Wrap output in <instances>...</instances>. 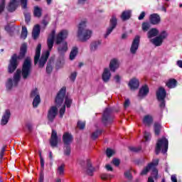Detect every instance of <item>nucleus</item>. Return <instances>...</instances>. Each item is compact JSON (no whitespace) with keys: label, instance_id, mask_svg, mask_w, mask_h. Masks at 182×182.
<instances>
[{"label":"nucleus","instance_id":"nucleus-5","mask_svg":"<svg viewBox=\"0 0 182 182\" xmlns=\"http://www.w3.org/2000/svg\"><path fill=\"white\" fill-rule=\"evenodd\" d=\"M18 59H23V45H21L20 48V55L18 56L16 54H14L10 60L9 65V73H14L18 68Z\"/></svg>","mask_w":182,"mask_h":182},{"label":"nucleus","instance_id":"nucleus-41","mask_svg":"<svg viewBox=\"0 0 182 182\" xmlns=\"http://www.w3.org/2000/svg\"><path fill=\"white\" fill-rule=\"evenodd\" d=\"M100 134H102V131L97 130L95 132L92 133L91 137L93 139V140H95V139H97L99 137Z\"/></svg>","mask_w":182,"mask_h":182},{"label":"nucleus","instance_id":"nucleus-1","mask_svg":"<svg viewBox=\"0 0 182 182\" xmlns=\"http://www.w3.org/2000/svg\"><path fill=\"white\" fill-rule=\"evenodd\" d=\"M55 31L53 30L49 35L47 40L48 50L43 52L41 57V49H42V45L38 44L36 48V55L34 57V65L38 63L39 68H43L48 61V58L50 55V50L53 48V43L55 42L57 45L60 46L58 47V50L60 55L63 53H66L68 52V43L64 41L65 39L68 38L69 36V31L68 30H61L55 36ZM64 41V42H63ZM39 58L40 60H39Z\"/></svg>","mask_w":182,"mask_h":182},{"label":"nucleus","instance_id":"nucleus-13","mask_svg":"<svg viewBox=\"0 0 182 182\" xmlns=\"http://www.w3.org/2000/svg\"><path fill=\"white\" fill-rule=\"evenodd\" d=\"M102 122L105 124H109L113 122V117L110 115V109L107 108L104 111Z\"/></svg>","mask_w":182,"mask_h":182},{"label":"nucleus","instance_id":"nucleus-39","mask_svg":"<svg viewBox=\"0 0 182 182\" xmlns=\"http://www.w3.org/2000/svg\"><path fill=\"white\" fill-rule=\"evenodd\" d=\"M15 28L14 26H11L9 24L5 26V31L8 32V33H10V35H12V33L14 32Z\"/></svg>","mask_w":182,"mask_h":182},{"label":"nucleus","instance_id":"nucleus-45","mask_svg":"<svg viewBox=\"0 0 182 182\" xmlns=\"http://www.w3.org/2000/svg\"><path fill=\"white\" fill-rule=\"evenodd\" d=\"M4 9H5V0H0V14H2Z\"/></svg>","mask_w":182,"mask_h":182},{"label":"nucleus","instance_id":"nucleus-17","mask_svg":"<svg viewBox=\"0 0 182 182\" xmlns=\"http://www.w3.org/2000/svg\"><path fill=\"white\" fill-rule=\"evenodd\" d=\"M18 0H11L10 3L7 6V10L9 11V12H14L16 10V8L18 7Z\"/></svg>","mask_w":182,"mask_h":182},{"label":"nucleus","instance_id":"nucleus-30","mask_svg":"<svg viewBox=\"0 0 182 182\" xmlns=\"http://www.w3.org/2000/svg\"><path fill=\"white\" fill-rule=\"evenodd\" d=\"M100 41H92L90 43V49L92 52H95V50H97V49H99V47L100 46Z\"/></svg>","mask_w":182,"mask_h":182},{"label":"nucleus","instance_id":"nucleus-62","mask_svg":"<svg viewBox=\"0 0 182 182\" xmlns=\"http://www.w3.org/2000/svg\"><path fill=\"white\" fill-rule=\"evenodd\" d=\"M128 106H130V101L129 100H126L124 103V107L127 108Z\"/></svg>","mask_w":182,"mask_h":182},{"label":"nucleus","instance_id":"nucleus-26","mask_svg":"<svg viewBox=\"0 0 182 182\" xmlns=\"http://www.w3.org/2000/svg\"><path fill=\"white\" fill-rule=\"evenodd\" d=\"M149 94V87L147 85H144L139 90V97H144V96H147Z\"/></svg>","mask_w":182,"mask_h":182},{"label":"nucleus","instance_id":"nucleus-44","mask_svg":"<svg viewBox=\"0 0 182 182\" xmlns=\"http://www.w3.org/2000/svg\"><path fill=\"white\" fill-rule=\"evenodd\" d=\"M64 154L65 156H70V146L69 145H65Z\"/></svg>","mask_w":182,"mask_h":182},{"label":"nucleus","instance_id":"nucleus-20","mask_svg":"<svg viewBox=\"0 0 182 182\" xmlns=\"http://www.w3.org/2000/svg\"><path fill=\"white\" fill-rule=\"evenodd\" d=\"M149 21L152 25H159L161 21V18L158 14H153L150 15Z\"/></svg>","mask_w":182,"mask_h":182},{"label":"nucleus","instance_id":"nucleus-63","mask_svg":"<svg viewBox=\"0 0 182 182\" xmlns=\"http://www.w3.org/2000/svg\"><path fill=\"white\" fill-rule=\"evenodd\" d=\"M105 168H107V171H113V168H112V166L109 164L106 165Z\"/></svg>","mask_w":182,"mask_h":182},{"label":"nucleus","instance_id":"nucleus-6","mask_svg":"<svg viewBox=\"0 0 182 182\" xmlns=\"http://www.w3.org/2000/svg\"><path fill=\"white\" fill-rule=\"evenodd\" d=\"M167 150H168V140L164 137L159 139L156 143V154H159L160 151H162L164 154L167 153Z\"/></svg>","mask_w":182,"mask_h":182},{"label":"nucleus","instance_id":"nucleus-23","mask_svg":"<svg viewBox=\"0 0 182 182\" xmlns=\"http://www.w3.org/2000/svg\"><path fill=\"white\" fill-rule=\"evenodd\" d=\"M166 90L164 87H159L156 92V97L158 100H164L166 99Z\"/></svg>","mask_w":182,"mask_h":182},{"label":"nucleus","instance_id":"nucleus-34","mask_svg":"<svg viewBox=\"0 0 182 182\" xmlns=\"http://www.w3.org/2000/svg\"><path fill=\"white\" fill-rule=\"evenodd\" d=\"M166 86L169 87V89H173L176 87V86H177V80H176L175 79L169 80L166 83Z\"/></svg>","mask_w":182,"mask_h":182},{"label":"nucleus","instance_id":"nucleus-7","mask_svg":"<svg viewBox=\"0 0 182 182\" xmlns=\"http://www.w3.org/2000/svg\"><path fill=\"white\" fill-rule=\"evenodd\" d=\"M21 75H22V71L20 69H18L16 73L14 75V80L12 81V78H9L6 84L7 90H11L13 86H18V83H19L21 80Z\"/></svg>","mask_w":182,"mask_h":182},{"label":"nucleus","instance_id":"nucleus-32","mask_svg":"<svg viewBox=\"0 0 182 182\" xmlns=\"http://www.w3.org/2000/svg\"><path fill=\"white\" fill-rule=\"evenodd\" d=\"M87 173L88 174V176H93V171H96V168L92 166V162H90V161H87Z\"/></svg>","mask_w":182,"mask_h":182},{"label":"nucleus","instance_id":"nucleus-15","mask_svg":"<svg viewBox=\"0 0 182 182\" xmlns=\"http://www.w3.org/2000/svg\"><path fill=\"white\" fill-rule=\"evenodd\" d=\"M120 67V61L117 58H113L109 63V70L111 72H116L117 68Z\"/></svg>","mask_w":182,"mask_h":182},{"label":"nucleus","instance_id":"nucleus-11","mask_svg":"<svg viewBox=\"0 0 182 182\" xmlns=\"http://www.w3.org/2000/svg\"><path fill=\"white\" fill-rule=\"evenodd\" d=\"M117 25V18H116V17L113 16L110 19L109 26L107 29V32L105 34V38H107V36H109V35H110L112 32H113V29L116 28Z\"/></svg>","mask_w":182,"mask_h":182},{"label":"nucleus","instance_id":"nucleus-9","mask_svg":"<svg viewBox=\"0 0 182 182\" xmlns=\"http://www.w3.org/2000/svg\"><path fill=\"white\" fill-rule=\"evenodd\" d=\"M31 97H33V107H38L41 103V95H39V90L37 88L32 90Z\"/></svg>","mask_w":182,"mask_h":182},{"label":"nucleus","instance_id":"nucleus-46","mask_svg":"<svg viewBox=\"0 0 182 182\" xmlns=\"http://www.w3.org/2000/svg\"><path fill=\"white\" fill-rule=\"evenodd\" d=\"M144 137L145 141H149V140L151 139V134H150V132H145L144 134Z\"/></svg>","mask_w":182,"mask_h":182},{"label":"nucleus","instance_id":"nucleus-51","mask_svg":"<svg viewBox=\"0 0 182 182\" xmlns=\"http://www.w3.org/2000/svg\"><path fill=\"white\" fill-rule=\"evenodd\" d=\"M102 180H109L110 178V176L107 173H102L101 175Z\"/></svg>","mask_w":182,"mask_h":182},{"label":"nucleus","instance_id":"nucleus-48","mask_svg":"<svg viewBox=\"0 0 182 182\" xmlns=\"http://www.w3.org/2000/svg\"><path fill=\"white\" fill-rule=\"evenodd\" d=\"M77 127H79L80 129H85V126H86V123L85 122H80L79 121L77 122Z\"/></svg>","mask_w":182,"mask_h":182},{"label":"nucleus","instance_id":"nucleus-28","mask_svg":"<svg viewBox=\"0 0 182 182\" xmlns=\"http://www.w3.org/2000/svg\"><path fill=\"white\" fill-rule=\"evenodd\" d=\"M149 41L151 43L154 45V46H161V45H163V41L159 36H156L154 38L150 39Z\"/></svg>","mask_w":182,"mask_h":182},{"label":"nucleus","instance_id":"nucleus-53","mask_svg":"<svg viewBox=\"0 0 182 182\" xmlns=\"http://www.w3.org/2000/svg\"><path fill=\"white\" fill-rule=\"evenodd\" d=\"M76 76H77V73L73 72V73L71 74V75H70V79L71 80H73V81H75V80L76 79Z\"/></svg>","mask_w":182,"mask_h":182},{"label":"nucleus","instance_id":"nucleus-37","mask_svg":"<svg viewBox=\"0 0 182 182\" xmlns=\"http://www.w3.org/2000/svg\"><path fill=\"white\" fill-rule=\"evenodd\" d=\"M154 132L156 136L160 134V130H161V124L159 122H156L154 125Z\"/></svg>","mask_w":182,"mask_h":182},{"label":"nucleus","instance_id":"nucleus-36","mask_svg":"<svg viewBox=\"0 0 182 182\" xmlns=\"http://www.w3.org/2000/svg\"><path fill=\"white\" fill-rule=\"evenodd\" d=\"M77 55V47H73L70 53V60H73L76 55Z\"/></svg>","mask_w":182,"mask_h":182},{"label":"nucleus","instance_id":"nucleus-58","mask_svg":"<svg viewBox=\"0 0 182 182\" xmlns=\"http://www.w3.org/2000/svg\"><path fill=\"white\" fill-rule=\"evenodd\" d=\"M112 163L114 166H119V164H120V160L114 159L112 160Z\"/></svg>","mask_w":182,"mask_h":182},{"label":"nucleus","instance_id":"nucleus-2","mask_svg":"<svg viewBox=\"0 0 182 182\" xmlns=\"http://www.w3.org/2000/svg\"><path fill=\"white\" fill-rule=\"evenodd\" d=\"M55 31L53 30L49 35L47 40L48 50L43 52L41 57V49H42V45L38 44L36 48V55L34 57V65L38 63L39 68H43L48 61V58L50 55V50L53 48V43L55 42L57 45L60 46L58 47V50L60 55L63 53H66L68 52V43L64 41L65 39L68 38L69 36V31L68 30H61L55 36ZM64 41V42H63ZM39 58L40 60H39Z\"/></svg>","mask_w":182,"mask_h":182},{"label":"nucleus","instance_id":"nucleus-38","mask_svg":"<svg viewBox=\"0 0 182 182\" xmlns=\"http://www.w3.org/2000/svg\"><path fill=\"white\" fill-rule=\"evenodd\" d=\"M158 36L163 41H164V39H167V37L168 36V33L166 31H163L160 33V34Z\"/></svg>","mask_w":182,"mask_h":182},{"label":"nucleus","instance_id":"nucleus-19","mask_svg":"<svg viewBox=\"0 0 182 182\" xmlns=\"http://www.w3.org/2000/svg\"><path fill=\"white\" fill-rule=\"evenodd\" d=\"M63 141L65 146H69L73 141V136L69 132H65L63 136Z\"/></svg>","mask_w":182,"mask_h":182},{"label":"nucleus","instance_id":"nucleus-25","mask_svg":"<svg viewBox=\"0 0 182 182\" xmlns=\"http://www.w3.org/2000/svg\"><path fill=\"white\" fill-rule=\"evenodd\" d=\"M39 33H41V26L39 24H36L33 29L32 36L33 39H38L39 37Z\"/></svg>","mask_w":182,"mask_h":182},{"label":"nucleus","instance_id":"nucleus-35","mask_svg":"<svg viewBox=\"0 0 182 182\" xmlns=\"http://www.w3.org/2000/svg\"><path fill=\"white\" fill-rule=\"evenodd\" d=\"M130 16H132V11H125L122 13L121 18L122 21H127V19H130Z\"/></svg>","mask_w":182,"mask_h":182},{"label":"nucleus","instance_id":"nucleus-54","mask_svg":"<svg viewBox=\"0 0 182 182\" xmlns=\"http://www.w3.org/2000/svg\"><path fill=\"white\" fill-rule=\"evenodd\" d=\"M124 176L127 178L129 180H131L132 178V173H130V171H127L124 173Z\"/></svg>","mask_w":182,"mask_h":182},{"label":"nucleus","instance_id":"nucleus-14","mask_svg":"<svg viewBox=\"0 0 182 182\" xmlns=\"http://www.w3.org/2000/svg\"><path fill=\"white\" fill-rule=\"evenodd\" d=\"M139 43H140V36H135L130 48V52L132 55L136 54V52H137V50L139 49Z\"/></svg>","mask_w":182,"mask_h":182},{"label":"nucleus","instance_id":"nucleus-43","mask_svg":"<svg viewBox=\"0 0 182 182\" xmlns=\"http://www.w3.org/2000/svg\"><path fill=\"white\" fill-rule=\"evenodd\" d=\"M150 29V24L149 23H142V30L144 32H147Z\"/></svg>","mask_w":182,"mask_h":182},{"label":"nucleus","instance_id":"nucleus-57","mask_svg":"<svg viewBox=\"0 0 182 182\" xmlns=\"http://www.w3.org/2000/svg\"><path fill=\"white\" fill-rule=\"evenodd\" d=\"M46 72L47 73H50V72H52V65H50V64L47 65Z\"/></svg>","mask_w":182,"mask_h":182},{"label":"nucleus","instance_id":"nucleus-50","mask_svg":"<svg viewBox=\"0 0 182 182\" xmlns=\"http://www.w3.org/2000/svg\"><path fill=\"white\" fill-rule=\"evenodd\" d=\"M40 163L41 165L42 168L45 167V160H43V158L42 157V154L40 153Z\"/></svg>","mask_w":182,"mask_h":182},{"label":"nucleus","instance_id":"nucleus-40","mask_svg":"<svg viewBox=\"0 0 182 182\" xmlns=\"http://www.w3.org/2000/svg\"><path fill=\"white\" fill-rule=\"evenodd\" d=\"M115 153L116 151H114V149H112L109 148L107 149L106 154L108 157H112V156H113Z\"/></svg>","mask_w":182,"mask_h":182},{"label":"nucleus","instance_id":"nucleus-4","mask_svg":"<svg viewBox=\"0 0 182 182\" xmlns=\"http://www.w3.org/2000/svg\"><path fill=\"white\" fill-rule=\"evenodd\" d=\"M159 164V159H154L152 161V163L149 164L146 168H144V170L141 172V176H144L146 173H149V170H152V176H149L148 178L147 182H154V179L157 180L159 178V171L156 168V166ZM154 177V178H153Z\"/></svg>","mask_w":182,"mask_h":182},{"label":"nucleus","instance_id":"nucleus-61","mask_svg":"<svg viewBox=\"0 0 182 182\" xmlns=\"http://www.w3.org/2000/svg\"><path fill=\"white\" fill-rule=\"evenodd\" d=\"M28 36V29H26V27H23V38H26Z\"/></svg>","mask_w":182,"mask_h":182},{"label":"nucleus","instance_id":"nucleus-56","mask_svg":"<svg viewBox=\"0 0 182 182\" xmlns=\"http://www.w3.org/2000/svg\"><path fill=\"white\" fill-rule=\"evenodd\" d=\"M144 16H146V13H145L144 11H142V12L141 13V14L139 15V16L138 17V19H139V21H141L142 19L144 18Z\"/></svg>","mask_w":182,"mask_h":182},{"label":"nucleus","instance_id":"nucleus-55","mask_svg":"<svg viewBox=\"0 0 182 182\" xmlns=\"http://www.w3.org/2000/svg\"><path fill=\"white\" fill-rule=\"evenodd\" d=\"M114 79L117 83H119L120 80H122V77H120V75H116L114 77Z\"/></svg>","mask_w":182,"mask_h":182},{"label":"nucleus","instance_id":"nucleus-18","mask_svg":"<svg viewBox=\"0 0 182 182\" xmlns=\"http://www.w3.org/2000/svg\"><path fill=\"white\" fill-rule=\"evenodd\" d=\"M23 9H24V12L26 11H28L27 13L24 14L25 21L26 23H28L31 21V12L29 11L28 8V0H23Z\"/></svg>","mask_w":182,"mask_h":182},{"label":"nucleus","instance_id":"nucleus-22","mask_svg":"<svg viewBox=\"0 0 182 182\" xmlns=\"http://www.w3.org/2000/svg\"><path fill=\"white\" fill-rule=\"evenodd\" d=\"M102 77L103 82H105V83H107V82L110 80V77H112V74L110 73V70L109 68L104 69Z\"/></svg>","mask_w":182,"mask_h":182},{"label":"nucleus","instance_id":"nucleus-3","mask_svg":"<svg viewBox=\"0 0 182 182\" xmlns=\"http://www.w3.org/2000/svg\"><path fill=\"white\" fill-rule=\"evenodd\" d=\"M87 21L82 20L78 25V30L77 32V37L81 42H86L89 41L93 35V31L86 28Z\"/></svg>","mask_w":182,"mask_h":182},{"label":"nucleus","instance_id":"nucleus-60","mask_svg":"<svg viewBox=\"0 0 182 182\" xmlns=\"http://www.w3.org/2000/svg\"><path fill=\"white\" fill-rule=\"evenodd\" d=\"M159 102H161L160 103V107L161 109H164L165 106H166V102L164 101V100H159Z\"/></svg>","mask_w":182,"mask_h":182},{"label":"nucleus","instance_id":"nucleus-12","mask_svg":"<svg viewBox=\"0 0 182 182\" xmlns=\"http://www.w3.org/2000/svg\"><path fill=\"white\" fill-rule=\"evenodd\" d=\"M56 116H58V107L53 106L51 107L48 112V119L50 123L53 122Z\"/></svg>","mask_w":182,"mask_h":182},{"label":"nucleus","instance_id":"nucleus-59","mask_svg":"<svg viewBox=\"0 0 182 182\" xmlns=\"http://www.w3.org/2000/svg\"><path fill=\"white\" fill-rule=\"evenodd\" d=\"M42 23L44 26H46L49 23V18H46L43 20Z\"/></svg>","mask_w":182,"mask_h":182},{"label":"nucleus","instance_id":"nucleus-42","mask_svg":"<svg viewBox=\"0 0 182 182\" xmlns=\"http://www.w3.org/2000/svg\"><path fill=\"white\" fill-rule=\"evenodd\" d=\"M72 105V99L69 97H65V105L66 107H70V105Z\"/></svg>","mask_w":182,"mask_h":182},{"label":"nucleus","instance_id":"nucleus-21","mask_svg":"<svg viewBox=\"0 0 182 182\" xmlns=\"http://www.w3.org/2000/svg\"><path fill=\"white\" fill-rule=\"evenodd\" d=\"M129 86L131 90H135V89H139L140 82L136 78H132L131 80H129Z\"/></svg>","mask_w":182,"mask_h":182},{"label":"nucleus","instance_id":"nucleus-33","mask_svg":"<svg viewBox=\"0 0 182 182\" xmlns=\"http://www.w3.org/2000/svg\"><path fill=\"white\" fill-rule=\"evenodd\" d=\"M33 15L36 18H41L42 16V9L38 6H34Z\"/></svg>","mask_w":182,"mask_h":182},{"label":"nucleus","instance_id":"nucleus-27","mask_svg":"<svg viewBox=\"0 0 182 182\" xmlns=\"http://www.w3.org/2000/svg\"><path fill=\"white\" fill-rule=\"evenodd\" d=\"M143 123L146 126H151L153 124V117L151 115H145L143 119Z\"/></svg>","mask_w":182,"mask_h":182},{"label":"nucleus","instance_id":"nucleus-10","mask_svg":"<svg viewBox=\"0 0 182 182\" xmlns=\"http://www.w3.org/2000/svg\"><path fill=\"white\" fill-rule=\"evenodd\" d=\"M65 95H66V87H63L60 90L55 97L56 106H60V105L63 103V98L65 97Z\"/></svg>","mask_w":182,"mask_h":182},{"label":"nucleus","instance_id":"nucleus-8","mask_svg":"<svg viewBox=\"0 0 182 182\" xmlns=\"http://www.w3.org/2000/svg\"><path fill=\"white\" fill-rule=\"evenodd\" d=\"M32 69V60L31 58L25 59L23 63V79H26L31 75V70Z\"/></svg>","mask_w":182,"mask_h":182},{"label":"nucleus","instance_id":"nucleus-64","mask_svg":"<svg viewBox=\"0 0 182 182\" xmlns=\"http://www.w3.org/2000/svg\"><path fill=\"white\" fill-rule=\"evenodd\" d=\"M44 178H45V176H43V173H41L38 182H43Z\"/></svg>","mask_w":182,"mask_h":182},{"label":"nucleus","instance_id":"nucleus-24","mask_svg":"<svg viewBox=\"0 0 182 182\" xmlns=\"http://www.w3.org/2000/svg\"><path fill=\"white\" fill-rule=\"evenodd\" d=\"M9 117H11V111L9 109H6L2 119H1V124L5 126L9 120Z\"/></svg>","mask_w":182,"mask_h":182},{"label":"nucleus","instance_id":"nucleus-47","mask_svg":"<svg viewBox=\"0 0 182 182\" xmlns=\"http://www.w3.org/2000/svg\"><path fill=\"white\" fill-rule=\"evenodd\" d=\"M6 150V147L4 146L0 151V161H2V159H4V156H5V151Z\"/></svg>","mask_w":182,"mask_h":182},{"label":"nucleus","instance_id":"nucleus-31","mask_svg":"<svg viewBox=\"0 0 182 182\" xmlns=\"http://www.w3.org/2000/svg\"><path fill=\"white\" fill-rule=\"evenodd\" d=\"M65 167H66L65 164H61L58 166L57 176H65Z\"/></svg>","mask_w":182,"mask_h":182},{"label":"nucleus","instance_id":"nucleus-16","mask_svg":"<svg viewBox=\"0 0 182 182\" xmlns=\"http://www.w3.org/2000/svg\"><path fill=\"white\" fill-rule=\"evenodd\" d=\"M59 139H58V133L56 131L53 130L51 134V138L50 139V144L52 147H56L58 146V143Z\"/></svg>","mask_w":182,"mask_h":182},{"label":"nucleus","instance_id":"nucleus-52","mask_svg":"<svg viewBox=\"0 0 182 182\" xmlns=\"http://www.w3.org/2000/svg\"><path fill=\"white\" fill-rule=\"evenodd\" d=\"M129 149L131 150V151H135V152H137V151H140V150H141V147L139 146V147H130Z\"/></svg>","mask_w":182,"mask_h":182},{"label":"nucleus","instance_id":"nucleus-49","mask_svg":"<svg viewBox=\"0 0 182 182\" xmlns=\"http://www.w3.org/2000/svg\"><path fill=\"white\" fill-rule=\"evenodd\" d=\"M65 112H66V107L64 105L60 109V117H63V114H65Z\"/></svg>","mask_w":182,"mask_h":182},{"label":"nucleus","instance_id":"nucleus-29","mask_svg":"<svg viewBox=\"0 0 182 182\" xmlns=\"http://www.w3.org/2000/svg\"><path fill=\"white\" fill-rule=\"evenodd\" d=\"M159 35V31L157 28H151L147 33V38L149 39H152L151 38H154Z\"/></svg>","mask_w":182,"mask_h":182}]
</instances>
